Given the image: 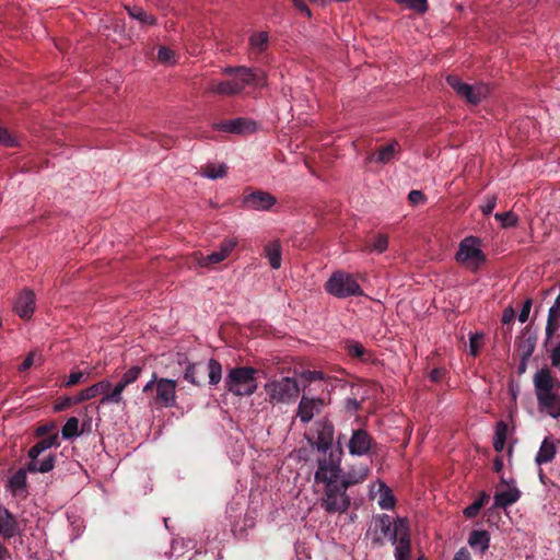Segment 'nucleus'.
<instances>
[{
  "mask_svg": "<svg viewBox=\"0 0 560 560\" xmlns=\"http://www.w3.org/2000/svg\"><path fill=\"white\" fill-rule=\"evenodd\" d=\"M43 452L40 451L39 446L37 444L33 445L28 452H27V456L30 458V462H35L38 459L39 455L42 454Z\"/></svg>",
  "mask_w": 560,
  "mask_h": 560,
  "instance_id": "obj_64",
  "label": "nucleus"
},
{
  "mask_svg": "<svg viewBox=\"0 0 560 560\" xmlns=\"http://www.w3.org/2000/svg\"><path fill=\"white\" fill-rule=\"evenodd\" d=\"M550 360L552 366L560 370V342L552 349Z\"/></svg>",
  "mask_w": 560,
  "mask_h": 560,
  "instance_id": "obj_61",
  "label": "nucleus"
},
{
  "mask_svg": "<svg viewBox=\"0 0 560 560\" xmlns=\"http://www.w3.org/2000/svg\"><path fill=\"white\" fill-rule=\"evenodd\" d=\"M369 475V468L368 467H360L358 470L349 471L347 475L343 476L341 479V483L343 488H349L353 485L362 482Z\"/></svg>",
  "mask_w": 560,
  "mask_h": 560,
  "instance_id": "obj_31",
  "label": "nucleus"
},
{
  "mask_svg": "<svg viewBox=\"0 0 560 560\" xmlns=\"http://www.w3.org/2000/svg\"><path fill=\"white\" fill-rule=\"evenodd\" d=\"M446 82L454 90L458 97L472 106L479 105L491 93V88L489 84H468L463 82L457 74H448L446 77Z\"/></svg>",
  "mask_w": 560,
  "mask_h": 560,
  "instance_id": "obj_3",
  "label": "nucleus"
},
{
  "mask_svg": "<svg viewBox=\"0 0 560 560\" xmlns=\"http://www.w3.org/2000/svg\"><path fill=\"white\" fill-rule=\"evenodd\" d=\"M125 10L130 18L139 21L142 25H154L156 23V19L140 7L126 4Z\"/></svg>",
  "mask_w": 560,
  "mask_h": 560,
  "instance_id": "obj_29",
  "label": "nucleus"
},
{
  "mask_svg": "<svg viewBox=\"0 0 560 560\" xmlns=\"http://www.w3.org/2000/svg\"><path fill=\"white\" fill-rule=\"evenodd\" d=\"M408 536L410 537V526L409 521L406 517L398 516L394 521V526L388 534L389 540L393 545L397 546L400 544L401 538Z\"/></svg>",
  "mask_w": 560,
  "mask_h": 560,
  "instance_id": "obj_23",
  "label": "nucleus"
},
{
  "mask_svg": "<svg viewBox=\"0 0 560 560\" xmlns=\"http://www.w3.org/2000/svg\"><path fill=\"white\" fill-rule=\"evenodd\" d=\"M62 438L66 440L72 439L80 434L79 432V420L75 417H71L67 420L61 430Z\"/></svg>",
  "mask_w": 560,
  "mask_h": 560,
  "instance_id": "obj_39",
  "label": "nucleus"
},
{
  "mask_svg": "<svg viewBox=\"0 0 560 560\" xmlns=\"http://www.w3.org/2000/svg\"><path fill=\"white\" fill-rule=\"evenodd\" d=\"M265 256L268 258L272 269H279L281 267V245L278 241L268 243L265 246Z\"/></svg>",
  "mask_w": 560,
  "mask_h": 560,
  "instance_id": "obj_28",
  "label": "nucleus"
},
{
  "mask_svg": "<svg viewBox=\"0 0 560 560\" xmlns=\"http://www.w3.org/2000/svg\"><path fill=\"white\" fill-rule=\"evenodd\" d=\"M223 260H224L223 256L215 250L207 256L200 255V258H198V264L201 267H210V266L217 265Z\"/></svg>",
  "mask_w": 560,
  "mask_h": 560,
  "instance_id": "obj_46",
  "label": "nucleus"
},
{
  "mask_svg": "<svg viewBox=\"0 0 560 560\" xmlns=\"http://www.w3.org/2000/svg\"><path fill=\"white\" fill-rule=\"evenodd\" d=\"M206 373H208L210 385L219 384L222 377V366L220 362L210 359L207 363H188L184 372V380L196 386H200L205 380Z\"/></svg>",
  "mask_w": 560,
  "mask_h": 560,
  "instance_id": "obj_6",
  "label": "nucleus"
},
{
  "mask_svg": "<svg viewBox=\"0 0 560 560\" xmlns=\"http://www.w3.org/2000/svg\"><path fill=\"white\" fill-rule=\"evenodd\" d=\"M215 129L224 132L241 135L247 131H254L255 124L246 118H235L217 124Z\"/></svg>",
  "mask_w": 560,
  "mask_h": 560,
  "instance_id": "obj_20",
  "label": "nucleus"
},
{
  "mask_svg": "<svg viewBox=\"0 0 560 560\" xmlns=\"http://www.w3.org/2000/svg\"><path fill=\"white\" fill-rule=\"evenodd\" d=\"M536 341L537 338L535 336L529 335L527 337H523L517 342L520 357H523L524 360H529V358L533 355L535 351Z\"/></svg>",
  "mask_w": 560,
  "mask_h": 560,
  "instance_id": "obj_33",
  "label": "nucleus"
},
{
  "mask_svg": "<svg viewBox=\"0 0 560 560\" xmlns=\"http://www.w3.org/2000/svg\"><path fill=\"white\" fill-rule=\"evenodd\" d=\"M342 454V448L339 446L336 450L330 448L329 455L327 456L326 454H323L324 456L322 458L337 465V467H340Z\"/></svg>",
  "mask_w": 560,
  "mask_h": 560,
  "instance_id": "obj_54",
  "label": "nucleus"
},
{
  "mask_svg": "<svg viewBox=\"0 0 560 560\" xmlns=\"http://www.w3.org/2000/svg\"><path fill=\"white\" fill-rule=\"evenodd\" d=\"M265 392L272 404H290L298 398L300 386L295 378L282 376L268 382L265 385Z\"/></svg>",
  "mask_w": 560,
  "mask_h": 560,
  "instance_id": "obj_5",
  "label": "nucleus"
},
{
  "mask_svg": "<svg viewBox=\"0 0 560 560\" xmlns=\"http://www.w3.org/2000/svg\"><path fill=\"white\" fill-rule=\"evenodd\" d=\"M326 291L338 298L360 296L363 291L354 277L345 271H336L325 284Z\"/></svg>",
  "mask_w": 560,
  "mask_h": 560,
  "instance_id": "obj_7",
  "label": "nucleus"
},
{
  "mask_svg": "<svg viewBox=\"0 0 560 560\" xmlns=\"http://www.w3.org/2000/svg\"><path fill=\"white\" fill-rule=\"evenodd\" d=\"M276 201V198L271 194L256 190L244 196L242 205L245 209L266 211L269 210Z\"/></svg>",
  "mask_w": 560,
  "mask_h": 560,
  "instance_id": "obj_16",
  "label": "nucleus"
},
{
  "mask_svg": "<svg viewBox=\"0 0 560 560\" xmlns=\"http://www.w3.org/2000/svg\"><path fill=\"white\" fill-rule=\"evenodd\" d=\"M483 335L479 332H475L470 335L469 338V353L472 357H477L479 354V350L482 346Z\"/></svg>",
  "mask_w": 560,
  "mask_h": 560,
  "instance_id": "obj_47",
  "label": "nucleus"
},
{
  "mask_svg": "<svg viewBox=\"0 0 560 560\" xmlns=\"http://www.w3.org/2000/svg\"><path fill=\"white\" fill-rule=\"evenodd\" d=\"M56 459H57V456L50 454L42 460L37 459L35 462H28L26 464V469H28L30 474H37V472L46 474L54 469V467L56 465Z\"/></svg>",
  "mask_w": 560,
  "mask_h": 560,
  "instance_id": "obj_26",
  "label": "nucleus"
},
{
  "mask_svg": "<svg viewBox=\"0 0 560 560\" xmlns=\"http://www.w3.org/2000/svg\"><path fill=\"white\" fill-rule=\"evenodd\" d=\"M425 199L424 195L422 191L420 190H411L409 194H408V200L410 201V203L412 205H418V203H421L423 202Z\"/></svg>",
  "mask_w": 560,
  "mask_h": 560,
  "instance_id": "obj_60",
  "label": "nucleus"
},
{
  "mask_svg": "<svg viewBox=\"0 0 560 560\" xmlns=\"http://www.w3.org/2000/svg\"><path fill=\"white\" fill-rule=\"evenodd\" d=\"M453 560H471L470 552L467 548L462 547L454 556Z\"/></svg>",
  "mask_w": 560,
  "mask_h": 560,
  "instance_id": "obj_63",
  "label": "nucleus"
},
{
  "mask_svg": "<svg viewBox=\"0 0 560 560\" xmlns=\"http://www.w3.org/2000/svg\"><path fill=\"white\" fill-rule=\"evenodd\" d=\"M125 388L120 384H116V386L110 390V388L102 393L103 397L101 398L100 402L102 405L106 404H120L122 401V392Z\"/></svg>",
  "mask_w": 560,
  "mask_h": 560,
  "instance_id": "obj_35",
  "label": "nucleus"
},
{
  "mask_svg": "<svg viewBox=\"0 0 560 560\" xmlns=\"http://www.w3.org/2000/svg\"><path fill=\"white\" fill-rule=\"evenodd\" d=\"M325 407L323 398H314L303 395L298 406L296 417L302 423H308L312 419L322 412Z\"/></svg>",
  "mask_w": 560,
  "mask_h": 560,
  "instance_id": "obj_14",
  "label": "nucleus"
},
{
  "mask_svg": "<svg viewBox=\"0 0 560 560\" xmlns=\"http://www.w3.org/2000/svg\"><path fill=\"white\" fill-rule=\"evenodd\" d=\"M557 453L556 444L551 438H545L540 444V447L536 454L535 463L537 465H544L550 463Z\"/></svg>",
  "mask_w": 560,
  "mask_h": 560,
  "instance_id": "obj_22",
  "label": "nucleus"
},
{
  "mask_svg": "<svg viewBox=\"0 0 560 560\" xmlns=\"http://www.w3.org/2000/svg\"><path fill=\"white\" fill-rule=\"evenodd\" d=\"M36 358L38 359V361L42 360L40 355L37 354L35 351L30 352L27 354V357L24 359V361L21 363L20 371L21 372L27 371L31 366H33L35 364Z\"/></svg>",
  "mask_w": 560,
  "mask_h": 560,
  "instance_id": "obj_55",
  "label": "nucleus"
},
{
  "mask_svg": "<svg viewBox=\"0 0 560 560\" xmlns=\"http://www.w3.org/2000/svg\"><path fill=\"white\" fill-rule=\"evenodd\" d=\"M236 245L237 241L235 238H229L221 243L220 248L217 252L223 256V259H226Z\"/></svg>",
  "mask_w": 560,
  "mask_h": 560,
  "instance_id": "obj_52",
  "label": "nucleus"
},
{
  "mask_svg": "<svg viewBox=\"0 0 560 560\" xmlns=\"http://www.w3.org/2000/svg\"><path fill=\"white\" fill-rule=\"evenodd\" d=\"M400 4H406L409 9H412L419 13H424L428 10L427 0H396Z\"/></svg>",
  "mask_w": 560,
  "mask_h": 560,
  "instance_id": "obj_48",
  "label": "nucleus"
},
{
  "mask_svg": "<svg viewBox=\"0 0 560 560\" xmlns=\"http://www.w3.org/2000/svg\"><path fill=\"white\" fill-rule=\"evenodd\" d=\"M42 452H45L46 450L52 447V446H59V435L58 433L50 434L46 438H43L40 441L36 443Z\"/></svg>",
  "mask_w": 560,
  "mask_h": 560,
  "instance_id": "obj_50",
  "label": "nucleus"
},
{
  "mask_svg": "<svg viewBox=\"0 0 560 560\" xmlns=\"http://www.w3.org/2000/svg\"><path fill=\"white\" fill-rule=\"evenodd\" d=\"M248 85L257 86L260 84L253 83L249 74H245L244 78H232L230 80L223 81L211 80L208 83L206 93L211 95L230 97L241 94Z\"/></svg>",
  "mask_w": 560,
  "mask_h": 560,
  "instance_id": "obj_9",
  "label": "nucleus"
},
{
  "mask_svg": "<svg viewBox=\"0 0 560 560\" xmlns=\"http://www.w3.org/2000/svg\"><path fill=\"white\" fill-rule=\"evenodd\" d=\"M20 530L16 517L3 505L0 504V536L11 539Z\"/></svg>",
  "mask_w": 560,
  "mask_h": 560,
  "instance_id": "obj_19",
  "label": "nucleus"
},
{
  "mask_svg": "<svg viewBox=\"0 0 560 560\" xmlns=\"http://www.w3.org/2000/svg\"><path fill=\"white\" fill-rule=\"evenodd\" d=\"M347 488L341 482L325 483L324 495L320 500V506L329 514L345 513L351 503L350 497L347 494Z\"/></svg>",
  "mask_w": 560,
  "mask_h": 560,
  "instance_id": "obj_8",
  "label": "nucleus"
},
{
  "mask_svg": "<svg viewBox=\"0 0 560 560\" xmlns=\"http://www.w3.org/2000/svg\"><path fill=\"white\" fill-rule=\"evenodd\" d=\"M228 167L225 164H208L203 170V175L211 179L222 178L226 175Z\"/></svg>",
  "mask_w": 560,
  "mask_h": 560,
  "instance_id": "obj_43",
  "label": "nucleus"
},
{
  "mask_svg": "<svg viewBox=\"0 0 560 560\" xmlns=\"http://www.w3.org/2000/svg\"><path fill=\"white\" fill-rule=\"evenodd\" d=\"M308 1L312 3H316V4H324L326 2V0H308ZM291 2L305 16H307V18L312 16V12H311L310 8L306 5L305 0H291Z\"/></svg>",
  "mask_w": 560,
  "mask_h": 560,
  "instance_id": "obj_51",
  "label": "nucleus"
},
{
  "mask_svg": "<svg viewBox=\"0 0 560 560\" xmlns=\"http://www.w3.org/2000/svg\"><path fill=\"white\" fill-rule=\"evenodd\" d=\"M455 259L470 271L477 272L487 260L485 253L480 249V240L476 236L465 237L459 243Z\"/></svg>",
  "mask_w": 560,
  "mask_h": 560,
  "instance_id": "obj_4",
  "label": "nucleus"
},
{
  "mask_svg": "<svg viewBox=\"0 0 560 560\" xmlns=\"http://www.w3.org/2000/svg\"><path fill=\"white\" fill-rule=\"evenodd\" d=\"M494 218L501 222L503 228H511L517 223V215L512 211L495 213Z\"/></svg>",
  "mask_w": 560,
  "mask_h": 560,
  "instance_id": "obj_45",
  "label": "nucleus"
},
{
  "mask_svg": "<svg viewBox=\"0 0 560 560\" xmlns=\"http://www.w3.org/2000/svg\"><path fill=\"white\" fill-rule=\"evenodd\" d=\"M269 45V35L267 32H257L249 37L250 52L260 55L267 50Z\"/></svg>",
  "mask_w": 560,
  "mask_h": 560,
  "instance_id": "obj_27",
  "label": "nucleus"
},
{
  "mask_svg": "<svg viewBox=\"0 0 560 560\" xmlns=\"http://www.w3.org/2000/svg\"><path fill=\"white\" fill-rule=\"evenodd\" d=\"M530 308H532V300L530 299H527L524 303H523V307L518 314V320L521 323H525L527 322L528 319V316H529V312H530Z\"/></svg>",
  "mask_w": 560,
  "mask_h": 560,
  "instance_id": "obj_57",
  "label": "nucleus"
},
{
  "mask_svg": "<svg viewBox=\"0 0 560 560\" xmlns=\"http://www.w3.org/2000/svg\"><path fill=\"white\" fill-rule=\"evenodd\" d=\"M495 205H497V197L495 196L488 197L487 202L483 206H481L482 213L485 215H489L493 211Z\"/></svg>",
  "mask_w": 560,
  "mask_h": 560,
  "instance_id": "obj_59",
  "label": "nucleus"
},
{
  "mask_svg": "<svg viewBox=\"0 0 560 560\" xmlns=\"http://www.w3.org/2000/svg\"><path fill=\"white\" fill-rule=\"evenodd\" d=\"M301 376L303 380L311 383V382L324 380L325 374L320 371H304Z\"/></svg>",
  "mask_w": 560,
  "mask_h": 560,
  "instance_id": "obj_56",
  "label": "nucleus"
},
{
  "mask_svg": "<svg viewBox=\"0 0 560 560\" xmlns=\"http://www.w3.org/2000/svg\"><path fill=\"white\" fill-rule=\"evenodd\" d=\"M381 497L378 505L384 510H390L395 506L396 499L392 490L384 483L380 485Z\"/></svg>",
  "mask_w": 560,
  "mask_h": 560,
  "instance_id": "obj_37",
  "label": "nucleus"
},
{
  "mask_svg": "<svg viewBox=\"0 0 560 560\" xmlns=\"http://www.w3.org/2000/svg\"><path fill=\"white\" fill-rule=\"evenodd\" d=\"M256 374L257 370L250 366L233 368L225 376V389L235 396H250L258 387Z\"/></svg>",
  "mask_w": 560,
  "mask_h": 560,
  "instance_id": "obj_2",
  "label": "nucleus"
},
{
  "mask_svg": "<svg viewBox=\"0 0 560 560\" xmlns=\"http://www.w3.org/2000/svg\"><path fill=\"white\" fill-rule=\"evenodd\" d=\"M538 410L552 419L560 418V382L548 368L538 370L533 377Z\"/></svg>",
  "mask_w": 560,
  "mask_h": 560,
  "instance_id": "obj_1",
  "label": "nucleus"
},
{
  "mask_svg": "<svg viewBox=\"0 0 560 560\" xmlns=\"http://www.w3.org/2000/svg\"><path fill=\"white\" fill-rule=\"evenodd\" d=\"M347 353L350 357L358 358L362 361L368 360V350L358 341H351L346 345Z\"/></svg>",
  "mask_w": 560,
  "mask_h": 560,
  "instance_id": "obj_40",
  "label": "nucleus"
},
{
  "mask_svg": "<svg viewBox=\"0 0 560 560\" xmlns=\"http://www.w3.org/2000/svg\"><path fill=\"white\" fill-rule=\"evenodd\" d=\"M376 445L372 435L364 429H355L352 431L348 442V450L351 455L364 456Z\"/></svg>",
  "mask_w": 560,
  "mask_h": 560,
  "instance_id": "obj_12",
  "label": "nucleus"
},
{
  "mask_svg": "<svg viewBox=\"0 0 560 560\" xmlns=\"http://www.w3.org/2000/svg\"><path fill=\"white\" fill-rule=\"evenodd\" d=\"M388 236L386 234H377L373 242L366 244V250L383 253L387 249Z\"/></svg>",
  "mask_w": 560,
  "mask_h": 560,
  "instance_id": "obj_42",
  "label": "nucleus"
},
{
  "mask_svg": "<svg viewBox=\"0 0 560 560\" xmlns=\"http://www.w3.org/2000/svg\"><path fill=\"white\" fill-rule=\"evenodd\" d=\"M489 495L486 492H481L480 497L476 499L470 505L465 508L464 515L467 518H472L478 515L481 508L488 502Z\"/></svg>",
  "mask_w": 560,
  "mask_h": 560,
  "instance_id": "obj_38",
  "label": "nucleus"
},
{
  "mask_svg": "<svg viewBox=\"0 0 560 560\" xmlns=\"http://www.w3.org/2000/svg\"><path fill=\"white\" fill-rule=\"evenodd\" d=\"M393 526L394 523L389 515H374L369 526L366 537L371 539L374 547H383L385 545V538L390 533Z\"/></svg>",
  "mask_w": 560,
  "mask_h": 560,
  "instance_id": "obj_11",
  "label": "nucleus"
},
{
  "mask_svg": "<svg viewBox=\"0 0 560 560\" xmlns=\"http://www.w3.org/2000/svg\"><path fill=\"white\" fill-rule=\"evenodd\" d=\"M223 73L230 75L232 78H244L245 74H249L253 83L265 84L266 83V74L262 70L257 68H247L245 66L240 67H225L223 69Z\"/></svg>",
  "mask_w": 560,
  "mask_h": 560,
  "instance_id": "obj_21",
  "label": "nucleus"
},
{
  "mask_svg": "<svg viewBox=\"0 0 560 560\" xmlns=\"http://www.w3.org/2000/svg\"><path fill=\"white\" fill-rule=\"evenodd\" d=\"M315 425L317 428V436L316 441L312 442V446L319 453L327 454L334 443L335 427L327 418L318 420Z\"/></svg>",
  "mask_w": 560,
  "mask_h": 560,
  "instance_id": "obj_13",
  "label": "nucleus"
},
{
  "mask_svg": "<svg viewBox=\"0 0 560 560\" xmlns=\"http://www.w3.org/2000/svg\"><path fill=\"white\" fill-rule=\"evenodd\" d=\"M54 429H55V424H52V423H46V424L39 425L35 431V435L38 438H46V436L50 435L49 433Z\"/></svg>",
  "mask_w": 560,
  "mask_h": 560,
  "instance_id": "obj_58",
  "label": "nucleus"
},
{
  "mask_svg": "<svg viewBox=\"0 0 560 560\" xmlns=\"http://www.w3.org/2000/svg\"><path fill=\"white\" fill-rule=\"evenodd\" d=\"M468 544L483 555L490 546V534L487 530H472L468 537Z\"/></svg>",
  "mask_w": 560,
  "mask_h": 560,
  "instance_id": "obj_25",
  "label": "nucleus"
},
{
  "mask_svg": "<svg viewBox=\"0 0 560 560\" xmlns=\"http://www.w3.org/2000/svg\"><path fill=\"white\" fill-rule=\"evenodd\" d=\"M559 315L556 313V310H552V307L549 308L548 312V318H547V325H546V335L547 337H552L553 334L559 328Z\"/></svg>",
  "mask_w": 560,
  "mask_h": 560,
  "instance_id": "obj_44",
  "label": "nucleus"
},
{
  "mask_svg": "<svg viewBox=\"0 0 560 560\" xmlns=\"http://www.w3.org/2000/svg\"><path fill=\"white\" fill-rule=\"evenodd\" d=\"M14 312L23 319L32 317L35 311V293L32 290L24 289L14 303Z\"/></svg>",
  "mask_w": 560,
  "mask_h": 560,
  "instance_id": "obj_17",
  "label": "nucleus"
},
{
  "mask_svg": "<svg viewBox=\"0 0 560 560\" xmlns=\"http://www.w3.org/2000/svg\"><path fill=\"white\" fill-rule=\"evenodd\" d=\"M346 409L348 411L355 412L361 409V402L355 398H347L346 399Z\"/></svg>",
  "mask_w": 560,
  "mask_h": 560,
  "instance_id": "obj_62",
  "label": "nucleus"
},
{
  "mask_svg": "<svg viewBox=\"0 0 560 560\" xmlns=\"http://www.w3.org/2000/svg\"><path fill=\"white\" fill-rule=\"evenodd\" d=\"M142 372V368L139 365L131 366L129 370H127L124 375L121 376L118 384H120L124 388H126L128 385L133 384L140 376Z\"/></svg>",
  "mask_w": 560,
  "mask_h": 560,
  "instance_id": "obj_41",
  "label": "nucleus"
},
{
  "mask_svg": "<svg viewBox=\"0 0 560 560\" xmlns=\"http://www.w3.org/2000/svg\"><path fill=\"white\" fill-rule=\"evenodd\" d=\"M394 555L396 560H410L411 537L405 535V537L401 538L400 544L396 546Z\"/></svg>",
  "mask_w": 560,
  "mask_h": 560,
  "instance_id": "obj_36",
  "label": "nucleus"
},
{
  "mask_svg": "<svg viewBox=\"0 0 560 560\" xmlns=\"http://www.w3.org/2000/svg\"><path fill=\"white\" fill-rule=\"evenodd\" d=\"M89 375H90L89 373L85 374L82 371H73V372L70 373V375L68 376V378L63 383V385L66 387L74 386V385L81 383L84 380V377L85 376L88 377Z\"/></svg>",
  "mask_w": 560,
  "mask_h": 560,
  "instance_id": "obj_53",
  "label": "nucleus"
},
{
  "mask_svg": "<svg viewBox=\"0 0 560 560\" xmlns=\"http://www.w3.org/2000/svg\"><path fill=\"white\" fill-rule=\"evenodd\" d=\"M317 464L318 468L315 472L316 482H337L341 472V467H337V465H334L324 458H318Z\"/></svg>",
  "mask_w": 560,
  "mask_h": 560,
  "instance_id": "obj_18",
  "label": "nucleus"
},
{
  "mask_svg": "<svg viewBox=\"0 0 560 560\" xmlns=\"http://www.w3.org/2000/svg\"><path fill=\"white\" fill-rule=\"evenodd\" d=\"M176 385L174 380L160 378L156 382L154 404L165 408L174 407L176 405Z\"/></svg>",
  "mask_w": 560,
  "mask_h": 560,
  "instance_id": "obj_15",
  "label": "nucleus"
},
{
  "mask_svg": "<svg viewBox=\"0 0 560 560\" xmlns=\"http://www.w3.org/2000/svg\"><path fill=\"white\" fill-rule=\"evenodd\" d=\"M508 430V424L504 421H499L497 423L493 448L499 453L502 452L505 446Z\"/></svg>",
  "mask_w": 560,
  "mask_h": 560,
  "instance_id": "obj_34",
  "label": "nucleus"
},
{
  "mask_svg": "<svg viewBox=\"0 0 560 560\" xmlns=\"http://www.w3.org/2000/svg\"><path fill=\"white\" fill-rule=\"evenodd\" d=\"M27 472L28 469L22 467L18 469L9 479V487L12 491L25 490L27 486Z\"/></svg>",
  "mask_w": 560,
  "mask_h": 560,
  "instance_id": "obj_30",
  "label": "nucleus"
},
{
  "mask_svg": "<svg viewBox=\"0 0 560 560\" xmlns=\"http://www.w3.org/2000/svg\"><path fill=\"white\" fill-rule=\"evenodd\" d=\"M109 388H112V383L107 380H103V381L97 382L96 384L79 392L74 396H68V397L60 398L57 401L55 409L57 411L66 410L75 404H80L82 401L90 400V399L101 395L102 393L107 392Z\"/></svg>",
  "mask_w": 560,
  "mask_h": 560,
  "instance_id": "obj_10",
  "label": "nucleus"
},
{
  "mask_svg": "<svg viewBox=\"0 0 560 560\" xmlns=\"http://www.w3.org/2000/svg\"><path fill=\"white\" fill-rule=\"evenodd\" d=\"M399 148V143L397 141H392L383 147H381L376 152V162L378 163H388L394 159L395 153Z\"/></svg>",
  "mask_w": 560,
  "mask_h": 560,
  "instance_id": "obj_32",
  "label": "nucleus"
},
{
  "mask_svg": "<svg viewBox=\"0 0 560 560\" xmlns=\"http://www.w3.org/2000/svg\"><path fill=\"white\" fill-rule=\"evenodd\" d=\"M158 59L165 65L173 63L175 61V51L166 46H161L158 50Z\"/></svg>",
  "mask_w": 560,
  "mask_h": 560,
  "instance_id": "obj_49",
  "label": "nucleus"
},
{
  "mask_svg": "<svg viewBox=\"0 0 560 560\" xmlns=\"http://www.w3.org/2000/svg\"><path fill=\"white\" fill-rule=\"evenodd\" d=\"M521 491L516 487H509L508 490L497 491L494 494V503L497 506L505 509L518 501Z\"/></svg>",
  "mask_w": 560,
  "mask_h": 560,
  "instance_id": "obj_24",
  "label": "nucleus"
}]
</instances>
